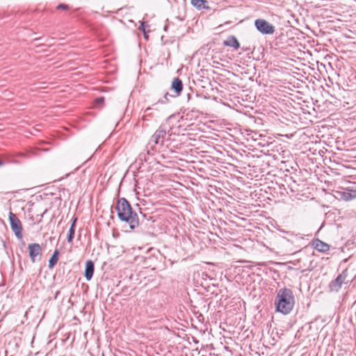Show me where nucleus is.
Segmentation results:
<instances>
[{
    "label": "nucleus",
    "mask_w": 356,
    "mask_h": 356,
    "mask_svg": "<svg viewBox=\"0 0 356 356\" xmlns=\"http://www.w3.org/2000/svg\"><path fill=\"white\" fill-rule=\"evenodd\" d=\"M10 226H11V229L13 231L15 236L18 239H22V224H10Z\"/></svg>",
    "instance_id": "nucleus-27"
},
{
    "label": "nucleus",
    "mask_w": 356,
    "mask_h": 356,
    "mask_svg": "<svg viewBox=\"0 0 356 356\" xmlns=\"http://www.w3.org/2000/svg\"><path fill=\"white\" fill-rule=\"evenodd\" d=\"M118 218L125 222H138V215L125 197H118L115 204Z\"/></svg>",
    "instance_id": "nucleus-3"
},
{
    "label": "nucleus",
    "mask_w": 356,
    "mask_h": 356,
    "mask_svg": "<svg viewBox=\"0 0 356 356\" xmlns=\"http://www.w3.org/2000/svg\"><path fill=\"white\" fill-rule=\"evenodd\" d=\"M95 264L92 260H88L86 262L84 277L87 281H90L94 274Z\"/></svg>",
    "instance_id": "nucleus-19"
},
{
    "label": "nucleus",
    "mask_w": 356,
    "mask_h": 356,
    "mask_svg": "<svg viewBox=\"0 0 356 356\" xmlns=\"http://www.w3.org/2000/svg\"><path fill=\"white\" fill-rule=\"evenodd\" d=\"M109 216H110V218H113V216H112V214H109Z\"/></svg>",
    "instance_id": "nucleus-46"
},
{
    "label": "nucleus",
    "mask_w": 356,
    "mask_h": 356,
    "mask_svg": "<svg viewBox=\"0 0 356 356\" xmlns=\"http://www.w3.org/2000/svg\"><path fill=\"white\" fill-rule=\"evenodd\" d=\"M313 245L320 252H326L330 250V245L318 238L314 241Z\"/></svg>",
    "instance_id": "nucleus-20"
},
{
    "label": "nucleus",
    "mask_w": 356,
    "mask_h": 356,
    "mask_svg": "<svg viewBox=\"0 0 356 356\" xmlns=\"http://www.w3.org/2000/svg\"><path fill=\"white\" fill-rule=\"evenodd\" d=\"M61 211L56 209L52 210L51 208L46 209L44 211H40L36 214L35 222H42V221H48L49 222H62L64 220V216H61Z\"/></svg>",
    "instance_id": "nucleus-7"
},
{
    "label": "nucleus",
    "mask_w": 356,
    "mask_h": 356,
    "mask_svg": "<svg viewBox=\"0 0 356 356\" xmlns=\"http://www.w3.org/2000/svg\"><path fill=\"white\" fill-rule=\"evenodd\" d=\"M166 125L161 124L158 129L156 130L154 134L152 136L149 144L153 143L154 145L160 144L163 145V139L165 138L167 131Z\"/></svg>",
    "instance_id": "nucleus-12"
},
{
    "label": "nucleus",
    "mask_w": 356,
    "mask_h": 356,
    "mask_svg": "<svg viewBox=\"0 0 356 356\" xmlns=\"http://www.w3.org/2000/svg\"><path fill=\"white\" fill-rule=\"evenodd\" d=\"M259 191H260L259 193H258L257 191H255L256 196L258 195V198H257V201L259 202V203H258L259 206H261V204H262V205L264 207H265V202H266L267 197L265 196L264 194H262V193H261L263 191L262 188H261Z\"/></svg>",
    "instance_id": "nucleus-33"
},
{
    "label": "nucleus",
    "mask_w": 356,
    "mask_h": 356,
    "mask_svg": "<svg viewBox=\"0 0 356 356\" xmlns=\"http://www.w3.org/2000/svg\"><path fill=\"white\" fill-rule=\"evenodd\" d=\"M121 230L124 232H131L132 230L136 229V232L140 233L141 228L140 225L141 224H121Z\"/></svg>",
    "instance_id": "nucleus-25"
},
{
    "label": "nucleus",
    "mask_w": 356,
    "mask_h": 356,
    "mask_svg": "<svg viewBox=\"0 0 356 356\" xmlns=\"http://www.w3.org/2000/svg\"><path fill=\"white\" fill-rule=\"evenodd\" d=\"M143 36H144V38H145V40H148L149 36H148V35H147V31H146V32H143Z\"/></svg>",
    "instance_id": "nucleus-41"
},
{
    "label": "nucleus",
    "mask_w": 356,
    "mask_h": 356,
    "mask_svg": "<svg viewBox=\"0 0 356 356\" xmlns=\"http://www.w3.org/2000/svg\"><path fill=\"white\" fill-rule=\"evenodd\" d=\"M105 98L104 97H99L94 100L95 107H102L104 104Z\"/></svg>",
    "instance_id": "nucleus-35"
},
{
    "label": "nucleus",
    "mask_w": 356,
    "mask_h": 356,
    "mask_svg": "<svg viewBox=\"0 0 356 356\" xmlns=\"http://www.w3.org/2000/svg\"><path fill=\"white\" fill-rule=\"evenodd\" d=\"M188 90L190 92L186 95V104L188 106L186 109H190L192 112H194L199 107L198 98L200 97V95L197 93L194 95L191 87H189Z\"/></svg>",
    "instance_id": "nucleus-14"
},
{
    "label": "nucleus",
    "mask_w": 356,
    "mask_h": 356,
    "mask_svg": "<svg viewBox=\"0 0 356 356\" xmlns=\"http://www.w3.org/2000/svg\"><path fill=\"white\" fill-rule=\"evenodd\" d=\"M277 147H274V152H270V153L276 154Z\"/></svg>",
    "instance_id": "nucleus-44"
},
{
    "label": "nucleus",
    "mask_w": 356,
    "mask_h": 356,
    "mask_svg": "<svg viewBox=\"0 0 356 356\" xmlns=\"http://www.w3.org/2000/svg\"><path fill=\"white\" fill-rule=\"evenodd\" d=\"M282 186L278 180L268 181V201L273 202L274 204L270 207L273 216L277 218H289L298 214L297 207L292 204H286L281 202L280 198L284 195Z\"/></svg>",
    "instance_id": "nucleus-1"
},
{
    "label": "nucleus",
    "mask_w": 356,
    "mask_h": 356,
    "mask_svg": "<svg viewBox=\"0 0 356 356\" xmlns=\"http://www.w3.org/2000/svg\"><path fill=\"white\" fill-rule=\"evenodd\" d=\"M278 113L271 114L268 108V132L274 136H283L287 130V118L284 116L283 113Z\"/></svg>",
    "instance_id": "nucleus-5"
},
{
    "label": "nucleus",
    "mask_w": 356,
    "mask_h": 356,
    "mask_svg": "<svg viewBox=\"0 0 356 356\" xmlns=\"http://www.w3.org/2000/svg\"><path fill=\"white\" fill-rule=\"evenodd\" d=\"M257 29L263 34H267V21L262 19H257L254 22Z\"/></svg>",
    "instance_id": "nucleus-24"
},
{
    "label": "nucleus",
    "mask_w": 356,
    "mask_h": 356,
    "mask_svg": "<svg viewBox=\"0 0 356 356\" xmlns=\"http://www.w3.org/2000/svg\"><path fill=\"white\" fill-rule=\"evenodd\" d=\"M142 234L143 235L149 234V235H152V236H154L153 234H151L150 232H142Z\"/></svg>",
    "instance_id": "nucleus-42"
},
{
    "label": "nucleus",
    "mask_w": 356,
    "mask_h": 356,
    "mask_svg": "<svg viewBox=\"0 0 356 356\" xmlns=\"http://www.w3.org/2000/svg\"><path fill=\"white\" fill-rule=\"evenodd\" d=\"M40 213V212H37L35 208H31L29 210L26 214V218L29 220L34 221L35 222L36 214Z\"/></svg>",
    "instance_id": "nucleus-31"
},
{
    "label": "nucleus",
    "mask_w": 356,
    "mask_h": 356,
    "mask_svg": "<svg viewBox=\"0 0 356 356\" xmlns=\"http://www.w3.org/2000/svg\"><path fill=\"white\" fill-rule=\"evenodd\" d=\"M284 87L282 85L268 86V108L271 114H275L280 111V113H283L282 106H284L283 99Z\"/></svg>",
    "instance_id": "nucleus-4"
},
{
    "label": "nucleus",
    "mask_w": 356,
    "mask_h": 356,
    "mask_svg": "<svg viewBox=\"0 0 356 356\" xmlns=\"http://www.w3.org/2000/svg\"><path fill=\"white\" fill-rule=\"evenodd\" d=\"M265 48L262 45H259L257 47H254L252 51V54L254 56V58L257 60H263L265 61Z\"/></svg>",
    "instance_id": "nucleus-22"
},
{
    "label": "nucleus",
    "mask_w": 356,
    "mask_h": 356,
    "mask_svg": "<svg viewBox=\"0 0 356 356\" xmlns=\"http://www.w3.org/2000/svg\"><path fill=\"white\" fill-rule=\"evenodd\" d=\"M138 29L141 31L143 33L146 32V24L145 22H140V26L138 27Z\"/></svg>",
    "instance_id": "nucleus-39"
},
{
    "label": "nucleus",
    "mask_w": 356,
    "mask_h": 356,
    "mask_svg": "<svg viewBox=\"0 0 356 356\" xmlns=\"http://www.w3.org/2000/svg\"><path fill=\"white\" fill-rule=\"evenodd\" d=\"M283 19L280 16L271 14L268 16V35L275 34L276 40H282L284 37L282 21Z\"/></svg>",
    "instance_id": "nucleus-8"
},
{
    "label": "nucleus",
    "mask_w": 356,
    "mask_h": 356,
    "mask_svg": "<svg viewBox=\"0 0 356 356\" xmlns=\"http://www.w3.org/2000/svg\"><path fill=\"white\" fill-rule=\"evenodd\" d=\"M275 227L277 228L278 230H280V225L279 224H275ZM281 232L282 230L280 229ZM283 232L286 233L288 236H284V238H286V240L290 242L293 245H294V252H299L302 248H306L307 246V241L309 238H305L306 237H311L312 234H294L291 232Z\"/></svg>",
    "instance_id": "nucleus-6"
},
{
    "label": "nucleus",
    "mask_w": 356,
    "mask_h": 356,
    "mask_svg": "<svg viewBox=\"0 0 356 356\" xmlns=\"http://www.w3.org/2000/svg\"><path fill=\"white\" fill-rule=\"evenodd\" d=\"M270 273V274H273V275H272V277H273V280H274V284H272V286H273V287H275V286H275V284H277V282H276V278H275V275L276 274V275H277V276H279V275H278V274H277V272H276L275 270H271L270 268H268V275H269Z\"/></svg>",
    "instance_id": "nucleus-37"
},
{
    "label": "nucleus",
    "mask_w": 356,
    "mask_h": 356,
    "mask_svg": "<svg viewBox=\"0 0 356 356\" xmlns=\"http://www.w3.org/2000/svg\"><path fill=\"white\" fill-rule=\"evenodd\" d=\"M28 250H29V257L31 258V260L33 263H35L37 260L36 257L38 256H41L42 254V249H41V247L40 245V244L38 243H31L28 246ZM40 259V257L39 258L38 260Z\"/></svg>",
    "instance_id": "nucleus-16"
},
{
    "label": "nucleus",
    "mask_w": 356,
    "mask_h": 356,
    "mask_svg": "<svg viewBox=\"0 0 356 356\" xmlns=\"http://www.w3.org/2000/svg\"><path fill=\"white\" fill-rule=\"evenodd\" d=\"M170 89L175 93V97L179 96L183 90L182 81L179 77L174 78L171 83Z\"/></svg>",
    "instance_id": "nucleus-18"
},
{
    "label": "nucleus",
    "mask_w": 356,
    "mask_h": 356,
    "mask_svg": "<svg viewBox=\"0 0 356 356\" xmlns=\"http://www.w3.org/2000/svg\"><path fill=\"white\" fill-rule=\"evenodd\" d=\"M347 261H348V259H345L343 260V261H344V262H346Z\"/></svg>",
    "instance_id": "nucleus-48"
},
{
    "label": "nucleus",
    "mask_w": 356,
    "mask_h": 356,
    "mask_svg": "<svg viewBox=\"0 0 356 356\" xmlns=\"http://www.w3.org/2000/svg\"><path fill=\"white\" fill-rule=\"evenodd\" d=\"M282 43L280 40H275L274 41H270V58L273 57L277 60L282 59L284 58V54L280 49V44Z\"/></svg>",
    "instance_id": "nucleus-15"
},
{
    "label": "nucleus",
    "mask_w": 356,
    "mask_h": 356,
    "mask_svg": "<svg viewBox=\"0 0 356 356\" xmlns=\"http://www.w3.org/2000/svg\"><path fill=\"white\" fill-rule=\"evenodd\" d=\"M77 220H78V218L74 216V214H73L70 220V222H76Z\"/></svg>",
    "instance_id": "nucleus-40"
},
{
    "label": "nucleus",
    "mask_w": 356,
    "mask_h": 356,
    "mask_svg": "<svg viewBox=\"0 0 356 356\" xmlns=\"http://www.w3.org/2000/svg\"><path fill=\"white\" fill-rule=\"evenodd\" d=\"M295 298L292 291L286 287L280 289L275 300V310L284 315L289 314L293 309Z\"/></svg>",
    "instance_id": "nucleus-2"
},
{
    "label": "nucleus",
    "mask_w": 356,
    "mask_h": 356,
    "mask_svg": "<svg viewBox=\"0 0 356 356\" xmlns=\"http://www.w3.org/2000/svg\"><path fill=\"white\" fill-rule=\"evenodd\" d=\"M102 356H104V354L102 355Z\"/></svg>",
    "instance_id": "nucleus-51"
},
{
    "label": "nucleus",
    "mask_w": 356,
    "mask_h": 356,
    "mask_svg": "<svg viewBox=\"0 0 356 356\" xmlns=\"http://www.w3.org/2000/svg\"><path fill=\"white\" fill-rule=\"evenodd\" d=\"M56 191L58 192V194H57L55 192H51L50 194L52 196L51 200L54 201L55 204H57V206H60L61 204V195L60 194V191L58 188H56Z\"/></svg>",
    "instance_id": "nucleus-30"
},
{
    "label": "nucleus",
    "mask_w": 356,
    "mask_h": 356,
    "mask_svg": "<svg viewBox=\"0 0 356 356\" xmlns=\"http://www.w3.org/2000/svg\"><path fill=\"white\" fill-rule=\"evenodd\" d=\"M272 65L273 61H270V66L268 65V81L279 86L278 83L283 79L284 71L280 65L273 64V66H272Z\"/></svg>",
    "instance_id": "nucleus-10"
},
{
    "label": "nucleus",
    "mask_w": 356,
    "mask_h": 356,
    "mask_svg": "<svg viewBox=\"0 0 356 356\" xmlns=\"http://www.w3.org/2000/svg\"><path fill=\"white\" fill-rule=\"evenodd\" d=\"M331 214H328L327 213L326 216H327V218H329V216H330Z\"/></svg>",
    "instance_id": "nucleus-45"
},
{
    "label": "nucleus",
    "mask_w": 356,
    "mask_h": 356,
    "mask_svg": "<svg viewBox=\"0 0 356 356\" xmlns=\"http://www.w3.org/2000/svg\"><path fill=\"white\" fill-rule=\"evenodd\" d=\"M282 149L280 145H277L274 142H268V167L270 164H275L277 166L284 163Z\"/></svg>",
    "instance_id": "nucleus-9"
},
{
    "label": "nucleus",
    "mask_w": 356,
    "mask_h": 356,
    "mask_svg": "<svg viewBox=\"0 0 356 356\" xmlns=\"http://www.w3.org/2000/svg\"><path fill=\"white\" fill-rule=\"evenodd\" d=\"M169 97H173V98H175V95H170V94H169L168 92H165V95H164V96H163V99H159V100L158 101V103H161V104H166V103H168V102H170V100H169Z\"/></svg>",
    "instance_id": "nucleus-36"
},
{
    "label": "nucleus",
    "mask_w": 356,
    "mask_h": 356,
    "mask_svg": "<svg viewBox=\"0 0 356 356\" xmlns=\"http://www.w3.org/2000/svg\"><path fill=\"white\" fill-rule=\"evenodd\" d=\"M281 165H277V166L275 164H270V166L268 167V181H270V177H273V181L275 182V180H281L282 179V168L280 167Z\"/></svg>",
    "instance_id": "nucleus-17"
},
{
    "label": "nucleus",
    "mask_w": 356,
    "mask_h": 356,
    "mask_svg": "<svg viewBox=\"0 0 356 356\" xmlns=\"http://www.w3.org/2000/svg\"><path fill=\"white\" fill-rule=\"evenodd\" d=\"M57 10H67L70 9V6L67 4L65 3H59L56 6Z\"/></svg>",
    "instance_id": "nucleus-38"
},
{
    "label": "nucleus",
    "mask_w": 356,
    "mask_h": 356,
    "mask_svg": "<svg viewBox=\"0 0 356 356\" xmlns=\"http://www.w3.org/2000/svg\"><path fill=\"white\" fill-rule=\"evenodd\" d=\"M173 116H174L173 115H170V116L168 118V119L172 118Z\"/></svg>",
    "instance_id": "nucleus-47"
},
{
    "label": "nucleus",
    "mask_w": 356,
    "mask_h": 356,
    "mask_svg": "<svg viewBox=\"0 0 356 356\" xmlns=\"http://www.w3.org/2000/svg\"><path fill=\"white\" fill-rule=\"evenodd\" d=\"M138 215V222H143L145 220H152V222H154V220H152V216L149 213H144L142 211H140Z\"/></svg>",
    "instance_id": "nucleus-29"
},
{
    "label": "nucleus",
    "mask_w": 356,
    "mask_h": 356,
    "mask_svg": "<svg viewBox=\"0 0 356 356\" xmlns=\"http://www.w3.org/2000/svg\"><path fill=\"white\" fill-rule=\"evenodd\" d=\"M9 222H21L17 216L10 210L8 212Z\"/></svg>",
    "instance_id": "nucleus-34"
},
{
    "label": "nucleus",
    "mask_w": 356,
    "mask_h": 356,
    "mask_svg": "<svg viewBox=\"0 0 356 356\" xmlns=\"http://www.w3.org/2000/svg\"><path fill=\"white\" fill-rule=\"evenodd\" d=\"M267 350V346L264 345V343L262 344L261 346H258L257 348L253 349L251 348V356H264L265 351Z\"/></svg>",
    "instance_id": "nucleus-26"
},
{
    "label": "nucleus",
    "mask_w": 356,
    "mask_h": 356,
    "mask_svg": "<svg viewBox=\"0 0 356 356\" xmlns=\"http://www.w3.org/2000/svg\"><path fill=\"white\" fill-rule=\"evenodd\" d=\"M4 164V162L0 159V167L2 166Z\"/></svg>",
    "instance_id": "nucleus-43"
},
{
    "label": "nucleus",
    "mask_w": 356,
    "mask_h": 356,
    "mask_svg": "<svg viewBox=\"0 0 356 356\" xmlns=\"http://www.w3.org/2000/svg\"><path fill=\"white\" fill-rule=\"evenodd\" d=\"M337 198L350 201L356 198V184L343 188L341 191L335 192Z\"/></svg>",
    "instance_id": "nucleus-11"
},
{
    "label": "nucleus",
    "mask_w": 356,
    "mask_h": 356,
    "mask_svg": "<svg viewBox=\"0 0 356 356\" xmlns=\"http://www.w3.org/2000/svg\"><path fill=\"white\" fill-rule=\"evenodd\" d=\"M59 250L56 249L49 260V268H53L58 260Z\"/></svg>",
    "instance_id": "nucleus-28"
},
{
    "label": "nucleus",
    "mask_w": 356,
    "mask_h": 356,
    "mask_svg": "<svg viewBox=\"0 0 356 356\" xmlns=\"http://www.w3.org/2000/svg\"><path fill=\"white\" fill-rule=\"evenodd\" d=\"M348 277V268L344 269L330 284L329 288L331 291L338 292L341 288L342 284Z\"/></svg>",
    "instance_id": "nucleus-13"
},
{
    "label": "nucleus",
    "mask_w": 356,
    "mask_h": 356,
    "mask_svg": "<svg viewBox=\"0 0 356 356\" xmlns=\"http://www.w3.org/2000/svg\"><path fill=\"white\" fill-rule=\"evenodd\" d=\"M223 45L225 47H233L235 50H238L240 47V43L238 40L233 35H229L227 39L223 42Z\"/></svg>",
    "instance_id": "nucleus-21"
},
{
    "label": "nucleus",
    "mask_w": 356,
    "mask_h": 356,
    "mask_svg": "<svg viewBox=\"0 0 356 356\" xmlns=\"http://www.w3.org/2000/svg\"><path fill=\"white\" fill-rule=\"evenodd\" d=\"M119 193H120V189H118V195H119Z\"/></svg>",
    "instance_id": "nucleus-50"
},
{
    "label": "nucleus",
    "mask_w": 356,
    "mask_h": 356,
    "mask_svg": "<svg viewBox=\"0 0 356 356\" xmlns=\"http://www.w3.org/2000/svg\"><path fill=\"white\" fill-rule=\"evenodd\" d=\"M167 29V26L164 27V30L165 31Z\"/></svg>",
    "instance_id": "nucleus-49"
},
{
    "label": "nucleus",
    "mask_w": 356,
    "mask_h": 356,
    "mask_svg": "<svg viewBox=\"0 0 356 356\" xmlns=\"http://www.w3.org/2000/svg\"><path fill=\"white\" fill-rule=\"evenodd\" d=\"M191 5L197 8V10H210V7L209 6V2L207 0H191Z\"/></svg>",
    "instance_id": "nucleus-23"
},
{
    "label": "nucleus",
    "mask_w": 356,
    "mask_h": 356,
    "mask_svg": "<svg viewBox=\"0 0 356 356\" xmlns=\"http://www.w3.org/2000/svg\"><path fill=\"white\" fill-rule=\"evenodd\" d=\"M76 225V224H71L67 237V241L68 243H72L73 241V238L74 237Z\"/></svg>",
    "instance_id": "nucleus-32"
}]
</instances>
